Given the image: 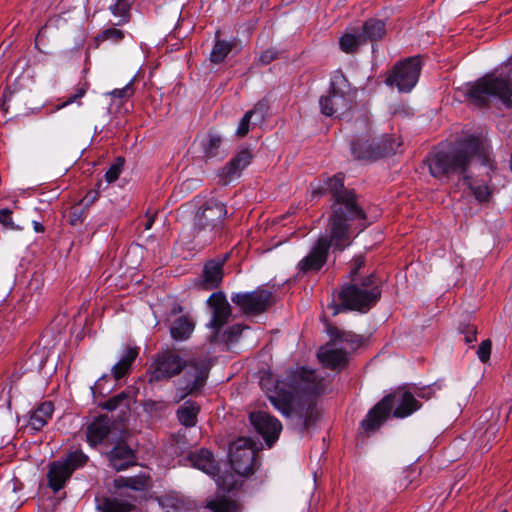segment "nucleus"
I'll return each instance as SVG.
<instances>
[{"mask_svg":"<svg viewBox=\"0 0 512 512\" xmlns=\"http://www.w3.org/2000/svg\"><path fill=\"white\" fill-rule=\"evenodd\" d=\"M431 175L435 178L462 174L465 184L475 199L488 202L492 188L486 180L475 178V172L481 169L493 170L494 162L488 143L478 137H468L456 143L450 150H439L428 158Z\"/></svg>","mask_w":512,"mask_h":512,"instance_id":"f257e3e1","label":"nucleus"},{"mask_svg":"<svg viewBox=\"0 0 512 512\" xmlns=\"http://www.w3.org/2000/svg\"><path fill=\"white\" fill-rule=\"evenodd\" d=\"M324 389L323 378L315 371L301 367L276 380L274 389L269 390L267 396L283 416L290 417L295 413L303 420L304 427L308 428L317 418L313 396L322 393Z\"/></svg>","mask_w":512,"mask_h":512,"instance_id":"f03ea898","label":"nucleus"},{"mask_svg":"<svg viewBox=\"0 0 512 512\" xmlns=\"http://www.w3.org/2000/svg\"><path fill=\"white\" fill-rule=\"evenodd\" d=\"M210 361L206 357H194L189 361L182 359L176 350L167 349L158 354L150 370V382L170 379L182 370L183 377L178 382L175 401L180 402L189 394H193L204 386L209 370Z\"/></svg>","mask_w":512,"mask_h":512,"instance_id":"7ed1b4c3","label":"nucleus"},{"mask_svg":"<svg viewBox=\"0 0 512 512\" xmlns=\"http://www.w3.org/2000/svg\"><path fill=\"white\" fill-rule=\"evenodd\" d=\"M364 262L363 256L354 258L353 267L350 271V277L353 283L344 286L339 293L341 304H332L330 306L332 315H337L343 309L367 312L379 300L381 291L374 274H370L361 282H357L354 278L357 271L364 265Z\"/></svg>","mask_w":512,"mask_h":512,"instance_id":"20e7f679","label":"nucleus"},{"mask_svg":"<svg viewBox=\"0 0 512 512\" xmlns=\"http://www.w3.org/2000/svg\"><path fill=\"white\" fill-rule=\"evenodd\" d=\"M420 407V403L410 392L397 389L378 402L361 424L366 431L375 430L391 413L396 418H405L419 410Z\"/></svg>","mask_w":512,"mask_h":512,"instance_id":"39448f33","label":"nucleus"},{"mask_svg":"<svg viewBox=\"0 0 512 512\" xmlns=\"http://www.w3.org/2000/svg\"><path fill=\"white\" fill-rule=\"evenodd\" d=\"M467 96L477 105H486L488 99H499L507 107L512 106V82L509 79L488 74L466 85Z\"/></svg>","mask_w":512,"mask_h":512,"instance_id":"423d86ee","label":"nucleus"},{"mask_svg":"<svg viewBox=\"0 0 512 512\" xmlns=\"http://www.w3.org/2000/svg\"><path fill=\"white\" fill-rule=\"evenodd\" d=\"M227 211L225 205L210 199L196 212L193 222L194 238L198 243L210 242L217 234Z\"/></svg>","mask_w":512,"mask_h":512,"instance_id":"0eeeda50","label":"nucleus"},{"mask_svg":"<svg viewBox=\"0 0 512 512\" xmlns=\"http://www.w3.org/2000/svg\"><path fill=\"white\" fill-rule=\"evenodd\" d=\"M344 176L337 174L332 178H327L324 186H315L313 188V196H318L325 191L332 193L336 200L335 207H342L345 209L351 218L364 219L365 214L363 210L357 205L355 195L351 191L344 190Z\"/></svg>","mask_w":512,"mask_h":512,"instance_id":"6e6552de","label":"nucleus"},{"mask_svg":"<svg viewBox=\"0 0 512 512\" xmlns=\"http://www.w3.org/2000/svg\"><path fill=\"white\" fill-rule=\"evenodd\" d=\"M346 79L336 75L332 80V90L319 100L321 112L326 116L342 117L351 108L352 96L345 90Z\"/></svg>","mask_w":512,"mask_h":512,"instance_id":"1a4fd4ad","label":"nucleus"},{"mask_svg":"<svg viewBox=\"0 0 512 512\" xmlns=\"http://www.w3.org/2000/svg\"><path fill=\"white\" fill-rule=\"evenodd\" d=\"M421 70V61L418 57H411L396 64L386 79V84L393 86L401 92H409L416 85Z\"/></svg>","mask_w":512,"mask_h":512,"instance_id":"9d476101","label":"nucleus"},{"mask_svg":"<svg viewBox=\"0 0 512 512\" xmlns=\"http://www.w3.org/2000/svg\"><path fill=\"white\" fill-rule=\"evenodd\" d=\"M254 442L245 437H240L230 446V463L233 470L242 476L254 472L255 450Z\"/></svg>","mask_w":512,"mask_h":512,"instance_id":"9b49d317","label":"nucleus"},{"mask_svg":"<svg viewBox=\"0 0 512 512\" xmlns=\"http://www.w3.org/2000/svg\"><path fill=\"white\" fill-rule=\"evenodd\" d=\"M231 300L244 314L257 315L272 305L273 296L265 289H257L253 292L234 293Z\"/></svg>","mask_w":512,"mask_h":512,"instance_id":"f8f14e48","label":"nucleus"},{"mask_svg":"<svg viewBox=\"0 0 512 512\" xmlns=\"http://www.w3.org/2000/svg\"><path fill=\"white\" fill-rule=\"evenodd\" d=\"M352 219L350 214L342 207L334 208L333 216L329 222V247L333 246L335 249L342 251L351 244L347 220Z\"/></svg>","mask_w":512,"mask_h":512,"instance_id":"ddd939ff","label":"nucleus"},{"mask_svg":"<svg viewBox=\"0 0 512 512\" xmlns=\"http://www.w3.org/2000/svg\"><path fill=\"white\" fill-rule=\"evenodd\" d=\"M250 421L256 431L263 436L268 446H271L278 439L282 425L275 417L266 412L258 411L250 414Z\"/></svg>","mask_w":512,"mask_h":512,"instance_id":"4468645a","label":"nucleus"},{"mask_svg":"<svg viewBox=\"0 0 512 512\" xmlns=\"http://www.w3.org/2000/svg\"><path fill=\"white\" fill-rule=\"evenodd\" d=\"M329 243L327 236H321L310 253L298 263V269L302 273L316 272L326 263Z\"/></svg>","mask_w":512,"mask_h":512,"instance_id":"2eb2a0df","label":"nucleus"},{"mask_svg":"<svg viewBox=\"0 0 512 512\" xmlns=\"http://www.w3.org/2000/svg\"><path fill=\"white\" fill-rule=\"evenodd\" d=\"M400 145L397 140L392 137H384L378 142L369 144L368 148L361 150L357 144H352L351 150L353 155L358 159L378 158L389 156L397 152Z\"/></svg>","mask_w":512,"mask_h":512,"instance_id":"dca6fc26","label":"nucleus"},{"mask_svg":"<svg viewBox=\"0 0 512 512\" xmlns=\"http://www.w3.org/2000/svg\"><path fill=\"white\" fill-rule=\"evenodd\" d=\"M212 309V318L209 327L218 332L231 317V306L222 292H215L207 300Z\"/></svg>","mask_w":512,"mask_h":512,"instance_id":"f3484780","label":"nucleus"},{"mask_svg":"<svg viewBox=\"0 0 512 512\" xmlns=\"http://www.w3.org/2000/svg\"><path fill=\"white\" fill-rule=\"evenodd\" d=\"M111 466L117 470H125L134 465L135 457L133 450L124 442H118L108 453Z\"/></svg>","mask_w":512,"mask_h":512,"instance_id":"a211bd4d","label":"nucleus"},{"mask_svg":"<svg viewBox=\"0 0 512 512\" xmlns=\"http://www.w3.org/2000/svg\"><path fill=\"white\" fill-rule=\"evenodd\" d=\"M252 155L248 150L238 152L225 167L222 168L220 176L225 182L238 177L243 169L251 162Z\"/></svg>","mask_w":512,"mask_h":512,"instance_id":"6ab92c4d","label":"nucleus"},{"mask_svg":"<svg viewBox=\"0 0 512 512\" xmlns=\"http://www.w3.org/2000/svg\"><path fill=\"white\" fill-rule=\"evenodd\" d=\"M223 278V261H208L203 268V276L200 286L204 290L216 288Z\"/></svg>","mask_w":512,"mask_h":512,"instance_id":"aec40b11","label":"nucleus"},{"mask_svg":"<svg viewBox=\"0 0 512 512\" xmlns=\"http://www.w3.org/2000/svg\"><path fill=\"white\" fill-rule=\"evenodd\" d=\"M110 434V420L106 416H99L88 425L86 435L91 446L102 443Z\"/></svg>","mask_w":512,"mask_h":512,"instance_id":"412c9836","label":"nucleus"},{"mask_svg":"<svg viewBox=\"0 0 512 512\" xmlns=\"http://www.w3.org/2000/svg\"><path fill=\"white\" fill-rule=\"evenodd\" d=\"M71 474V470L62 460L51 463L47 475L49 486L55 492L59 491L64 487Z\"/></svg>","mask_w":512,"mask_h":512,"instance_id":"4be33fe9","label":"nucleus"},{"mask_svg":"<svg viewBox=\"0 0 512 512\" xmlns=\"http://www.w3.org/2000/svg\"><path fill=\"white\" fill-rule=\"evenodd\" d=\"M191 465L208 475H215L217 471V463L213 454L207 449H201L189 456Z\"/></svg>","mask_w":512,"mask_h":512,"instance_id":"5701e85b","label":"nucleus"},{"mask_svg":"<svg viewBox=\"0 0 512 512\" xmlns=\"http://www.w3.org/2000/svg\"><path fill=\"white\" fill-rule=\"evenodd\" d=\"M318 358L324 365L336 368L346 363L347 354L343 349L324 347L318 352Z\"/></svg>","mask_w":512,"mask_h":512,"instance_id":"b1692460","label":"nucleus"},{"mask_svg":"<svg viewBox=\"0 0 512 512\" xmlns=\"http://www.w3.org/2000/svg\"><path fill=\"white\" fill-rule=\"evenodd\" d=\"M53 410L52 402L46 401L41 403L30 416L29 425L31 428L36 431L41 430L51 418Z\"/></svg>","mask_w":512,"mask_h":512,"instance_id":"393cba45","label":"nucleus"},{"mask_svg":"<svg viewBox=\"0 0 512 512\" xmlns=\"http://www.w3.org/2000/svg\"><path fill=\"white\" fill-rule=\"evenodd\" d=\"M138 352L135 348H127L125 354L112 367V374L116 380L124 377L129 371L132 363L136 359Z\"/></svg>","mask_w":512,"mask_h":512,"instance_id":"a878e982","label":"nucleus"},{"mask_svg":"<svg viewBox=\"0 0 512 512\" xmlns=\"http://www.w3.org/2000/svg\"><path fill=\"white\" fill-rule=\"evenodd\" d=\"M199 406L193 401H186L177 411L178 420L186 427H193L197 422Z\"/></svg>","mask_w":512,"mask_h":512,"instance_id":"bb28decb","label":"nucleus"},{"mask_svg":"<svg viewBox=\"0 0 512 512\" xmlns=\"http://www.w3.org/2000/svg\"><path fill=\"white\" fill-rule=\"evenodd\" d=\"M222 145V137L216 131H210L201 140V146L205 157L214 158L219 155Z\"/></svg>","mask_w":512,"mask_h":512,"instance_id":"cd10ccee","label":"nucleus"},{"mask_svg":"<svg viewBox=\"0 0 512 512\" xmlns=\"http://www.w3.org/2000/svg\"><path fill=\"white\" fill-rule=\"evenodd\" d=\"M97 509L99 512H130L134 505L117 498H104L97 504Z\"/></svg>","mask_w":512,"mask_h":512,"instance_id":"c85d7f7f","label":"nucleus"},{"mask_svg":"<svg viewBox=\"0 0 512 512\" xmlns=\"http://www.w3.org/2000/svg\"><path fill=\"white\" fill-rule=\"evenodd\" d=\"M385 34V23L382 20L378 19H369L363 25V33L362 36L365 39L370 41H376L381 39Z\"/></svg>","mask_w":512,"mask_h":512,"instance_id":"c756f323","label":"nucleus"},{"mask_svg":"<svg viewBox=\"0 0 512 512\" xmlns=\"http://www.w3.org/2000/svg\"><path fill=\"white\" fill-rule=\"evenodd\" d=\"M193 329L194 324L187 317H180L173 322L170 331L175 340H186Z\"/></svg>","mask_w":512,"mask_h":512,"instance_id":"7c9ffc66","label":"nucleus"},{"mask_svg":"<svg viewBox=\"0 0 512 512\" xmlns=\"http://www.w3.org/2000/svg\"><path fill=\"white\" fill-rule=\"evenodd\" d=\"M233 43L225 40H216L211 53L209 60L214 64L222 63L227 55L233 49Z\"/></svg>","mask_w":512,"mask_h":512,"instance_id":"2f4dec72","label":"nucleus"},{"mask_svg":"<svg viewBox=\"0 0 512 512\" xmlns=\"http://www.w3.org/2000/svg\"><path fill=\"white\" fill-rule=\"evenodd\" d=\"M363 43H365V39L362 34L354 33L344 34L339 41L340 48L345 53H354Z\"/></svg>","mask_w":512,"mask_h":512,"instance_id":"473e14b6","label":"nucleus"},{"mask_svg":"<svg viewBox=\"0 0 512 512\" xmlns=\"http://www.w3.org/2000/svg\"><path fill=\"white\" fill-rule=\"evenodd\" d=\"M262 107H263V105L258 103L254 107V109L249 110L244 114V116L240 120L239 125L236 130V135L238 137H244L247 135V133L249 132L250 120L254 115H259L260 118H263L264 113H263Z\"/></svg>","mask_w":512,"mask_h":512,"instance_id":"72a5a7b5","label":"nucleus"},{"mask_svg":"<svg viewBox=\"0 0 512 512\" xmlns=\"http://www.w3.org/2000/svg\"><path fill=\"white\" fill-rule=\"evenodd\" d=\"M131 403V397L127 392H121L118 395H115L108 399L103 407L107 410L113 411L117 408H125L128 409Z\"/></svg>","mask_w":512,"mask_h":512,"instance_id":"f704fd0d","label":"nucleus"},{"mask_svg":"<svg viewBox=\"0 0 512 512\" xmlns=\"http://www.w3.org/2000/svg\"><path fill=\"white\" fill-rule=\"evenodd\" d=\"M62 461L68 466V469L71 470V473H73L74 470L86 464L88 461V456L82 451L76 450L69 453L67 457Z\"/></svg>","mask_w":512,"mask_h":512,"instance_id":"c9c22d12","label":"nucleus"},{"mask_svg":"<svg viewBox=\"0 0 512 512\" xmlns=\"http://www.w3.org/2000/svg\"><path fill=\"white\" fill-rule=\"evenodd\" d=\"M124 38V32L118 28L111 27L99 33L95 40L97 42L110 41L111 43H118Z\"/></svg>","mask_w":512,"mask_h":512,"instance_id":"e433bc0d","label":"nucleus"},{"mask_svg":"<svg viewBox=\"0 0 512 512\" xmlns=\"http://www.w3.org/2000/svg\"><path fill=\"white\" fill-rule=\"evenodd\" d=\"M128 10L129 6L126 0H116V2L110 6V11L114 16L120 17L117 24H123L128 22Z\"/></svg>","mask_w":512,"mask_h":512,"instance_id":"4c0bfd02","label":"nucleus"},{"mask_svg":"<svg viewBox=\"0 0 512 512\" xmlns=\"http://www.w3.org/2000/svg\"><path fill=\"white\" fill-rule=\"evenodd\" d=\"M159 505L165 512H173L182 506V502L174 495H165L159 498Z\"/></svg>","mask_w":512,"mask_h":512,"instance_id":"58836bf2","label":"nucleus"},{"mask_svg":"<svg viewBox=\"0 0 512 512\" xmlns=\"http://www.w3.org/2000/svg\"><path fill=\"white\" fill-rule=\"evenodd\" d=\"M208 507L213 512H233L235 505L227 499H219L210 501Z\"/></svg>","mask_w":512,"mask_h":512,"instance_id":"ea45409f","label":"nucleus"},{"mask_svg":"<svg viewBox=\"0 0 512 512\" xmlns=\"http://www.w3.org/2000/svg\"><path fill=\"white\" fill-rule=\"evenodd\" d=\"M125 486L133 490H144L149 486V479L145 476L130 477L125 480Z\"/></svg>","mask_w":512,"mask_h":512,"instance_id":"a19ab883","label":"nucleus"},{"mask_svg":"<svg viewBox=\"0 0 512 512\" xmlns=\"http://www.w3.org/2000/svg\"><path fill=\"white\" fill-rule=\"evenodd\" d=\"M86 91H87V87H86V85H83V86H81V87H78V88L75 90V92L67 98V100H66V101H64V102H62L61 104H58V105L56 106V110H60V109H62V108H64V107H66V106H68V105H70V104H72V103H78V104H80V103L78 102V100H80V99H81V98L86 94Z\"/></svg>","mask_w":512,"mask_h":512,"instance_id":"79ce46f5","label":"nucleus"},{"mask_svg":"<svg viewBox=\"0 0 512 512\" xmlns=\"http://www.w3.org/2000/svg\"><path fill=\"white\" fill-rule=\"evenodd\" d=\"M122 166H123V159L118 158L117 162L115 164H113L105 174V179L107 180V182L112 183L119 178L121 171H122Z\"/></svg>","mask_w":512,"mask_h":512,"instance_id":"37998d69","label":"nucleus"},{"mask_svg":"<svg viewBox=\"0 0 512 512\" xmlns=\"http://www.w3.org/2000/svg\"><path fill=\"white\" fill-rule=\"evenodd\" d=\"M0 223L12 230L19 229V227L16 226L12 220V211L8 208L0 210Z\"/></svg>","mask_w":512,"mask_h":512,"instance_id":"c03bdc74","label":"nucleus"},{"mask_svg":"<svg viewBox=\"0 0 512 512\" xmlns=\"http://www.w3.org/2000/svg\"><path fill=\"white\" fill-rule=\"evenodd\" d=\"M133 80H131L126 86L121 89H114L109 94L113 97L117 98H130L134 94V89L132 87Z\"/></svg>","mask_w":512,"mask_h":512,"instance_id":"a18cd8bd","label":"nucleus"},{"mask_svg":"<svg viewBox=\"0 0 512 512\" xmlns=\"http://www.w3.org/2000/svg\"><path fill=\"white\" fill-rule=\"evenodd\" d=\"M490 353H491V342H490V340L482 341V343L480 344V346H479V348L477 350L478 358L482 362H486L489 359V357H490Z\"/></svg>","mask_w":512,"mask_h":512,"instance_id":"49530a36","label":"nucleus"},{"mask_svg":"<svg viewBox=\"0 0 512 512\" xmlns=\"http://www.w3.org/2000/svg\"><path fill=\"white\" fill-rule=\"evenodd\" d=\"M242 330H243V327L240 324H236V325L231 326L225 332L226 341L230 342V343L237 341L238 337L242 333Z\"/></svg>","mask_w":512,"mask_h":512,"instance_id":"de8ad7c7","label":"nucleus"},{"mask_svg":"<svg viewBox=\"0 0 512 512\" xmlns=\"http://www.w3.org/2000/svg\"><path fill=\"white\" fill-rule=\"evenodd\" d=\"M99 197V193L96 190L88 191L87 194L82 198L79 203V206L83 208H87L92 205Z\"/></svg>","mask_w":512,"mask_h":512,"instance_id":"09e8293b","label":"nucleus"},{"mask_svg":"<svg viewBox=\"0 0 512 512\" xmlns=\"http://www.w3.org/2000/svg\"><path fill=\"white\" fill-rule=\"evenodd\" d=\"M277 55L278 53L275 49H267L261 53V55L259 56V61L262 64L267 65L271 63L274 59H276Z\"/></svg>","mask_w":512,"mask_h":512,"instance_id":"8fccbe9b","label":"nucleus"},{"mask_svg":"<svg viewBox=\"0 0 512 512\" xmlns=\"http://www.w3.org/2000/svg\"><path fill=\"white\" fill-rule=\"evenodd\" d=\"M331 336L334 338V340L340 341V342H353L352 335L346 332H340L337 328H333L330 331Z\"/></svg>","mask_w":512,"mask_h":512,"instance_id":"3c124183","label":"nucleus"},{"mask_svg":"<svg viewBox=\"0 0 512 512\" xmlns=\"http://www.w3.org/2000/svg\"><path fill=\"white\" fill-rule=\"evenodd\" d=\"M167 407V404L164 401H154L148 400L145 403V408L149 411H160L164 410Z\"/></svg>","mask_w":512,"mask_h":512,"instance_id":"603ef678","label":"nucleus"},{"mask_svg":"<svg viewBox=\"0 0 512 512\" xmlns=\"http://www.w3.org/2000/svg\"><path fill=\"white\" fill-rule=\"evenodd\" d=\"M81 215H82V211H78V208L77 207H74L73 208V211L71 212V224L72 225H76L77 222H80L81 221Z\"/></svg>","mask_w":512,"mask_h":512,"instance_id":"864d4df0","label":"nucleus"},{"mask_svg":"<svg viewBox=\"0 0 512 512\" xmlns=\"http://www.w3.org/2000/svg\"><path fill=\"white\" fill-rule=\"evenodd\" d=\"M496 431L497 430L494 426H489L484 433V437H486L489 441L491 438L495 437Z\"/></svg>","mask_w":512,"mask_h":512,"instance_id":"5fc2aeb1","label":"nucleus"},{"mask_svg":"<svg viewBox=\"0 0 512 512\" xmlns=\"http://www.w3.org/2000/svg\"><path fill=\"white\" fill-rule=\"evenodd\" d=\"M33 228H34L35 232H38V233L44 231L43 225L37 221H33Z\"/></svg>","mask_w":512,"mask_h":512,"instance_id":"6e6d98bb","label":"nucleus"},{"mask_svg":"<svg viewBox=\"0 0 512 512\" xmlns=\"http://www.w3.org/2000/svg\"><path fill=\"white\" fill-rule=\"evenodd\" d=\"M152 224H153V218H150V219L147 221V223L145 224V229H146V230L150 229V228H151V226H152Z\"/></svg>","mask_w":512,"mask_h":512,"instance_id":"4d7b16f0","label":"nucleus"},{"mask_svg":"<svg viewBox=\"0 0 512 512\" xmlns=\"http://www.w3.org/2000/svg\"><path fill=\"white\" fill-rule=\"evenodd\" d=\"M474 339H475V336H473V337H471V336L466 337V341L467 342H472Z\"/></svg>","mask_w":512,"mask_h":512,"instance_id":"13d9d810","label":"nucleus"}]
</instances>
